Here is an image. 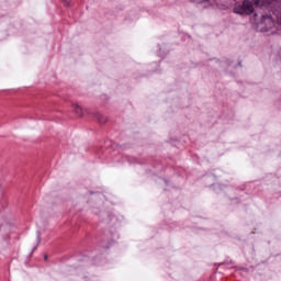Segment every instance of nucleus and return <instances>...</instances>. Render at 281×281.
Listing matches in <instances>:
<instances>
[{"instance_id": "nucleus-4", "label": "nucleus", "mask_w": 281, "mask_h": 281, "mask_svg": "<svg viewBox=\"0 0 281 281\" xmlns=\"http://www.w3.org/2000/svg\"><path fill=\"white\" fill-rule=\"evenodd\" d=\"M74 109L78 115H80V113H82V108H80V105L76 104V105H74Z\"/></svg>"}, {"instance_id": "nucleus-5", "label": "nucleus", "mask_w": 281, "mask_h": 281, "mask_svg": "<svg viewBox=\"0 0 281 281\" xmlns=\"http://www.w3.org/2000/svg\"><path fill=\"white\" fill-rule=\"evenodd\" d=\"M44 259L47 260V256H45Z\"/></svg>"}, {"instance_id": "nucleus-2", "label": "nucleus", "mask_w": 281, "mask_h": 281, "mask_svg": "<svg viewBox=\"0 0 281 281\" xmlns=\"http://www.w3.org/2000/svg\"><path fill=\"white\" fill-rule=\"evenodd\" d=\"M273 25H276V22H273V18L269 15H263L260 23L258 24V29L260 30V32H269V30H271Z\"/></svg>"}, {"instance_id": "nucleus-1", "label": "nucleus", "mask_w": 281, "mask_h": 281, "mask_svg": "<svg viewBox=\"0 0 281 281\" xmlns=\"http://www.w3.org/2000/svg\"><path fill=\"white\" fill-rule=\"evenodd\" d=\"M235 14H252L254 12V3L249 0H244L243 3H237L234 7Z\"/></svg>"}, {"instance_id": "nucleus-3", "label": "nucleus", "mask_w": 281, "mask_h": 281, "mask_svg": "<svg viewBox=\"0 0 281 281\" xmlns=\"http://www.w3.org/2000/svg\"><path fill=\"white\" fill-rule=\"evenodd\" d=\"M276 0H252L255 5H258L259 8H265L266 5H271Z\"/></svg>"}]
</instances>
